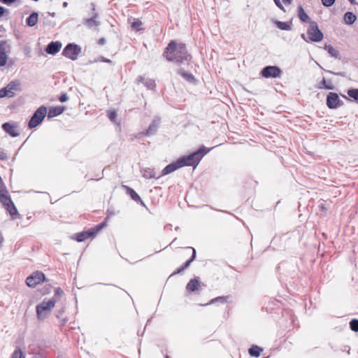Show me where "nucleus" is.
Returning <instances> with one entry per match:
<instances>
[{
  "label": "nucleus",
  "instance_id": "obj_53",
  "mask_svg": "<svg viewBox=\"0 0 358 358\" xmlns=\"http://www.w3.org/2000/svg\"><path fill=\"white\" fill-rule=\"evenodd\" d=\"M285 4H291L292 0H282Z\"/></svg>",
  "mask_w": 358,
  "mask_h": 358
},
{
  "label": "nucleus",
  "instance_id": "obj_58",
  "mask_svg": "<svg viewBox=\"0 0 358 358\" xmlns=\"http://www.w3.org/2000/svg\"><path fill=\"white\" fill-rule=\"evenodd\" d=\"M351 3L354 4L355 2V0H348Z\"/></svg>",
  "mask_w": 358,
  "mask_h": 358
},
{
  "label": "nucleus",
  "instance_id": "obj_43",
  "mask_svg": "<svg viewBox=\"0 0 358 358\" xmlns=\"http://www.w3.org/2000/svg\"><path fill=\"white\" fill-rule=\"evenodd\" d=\"M335 1L336 0H322V3L325 7L331 6L335 3Z\"/></svg>",
  "mask_w": 358,
  "mask_h": 358
},
{
  "label": "nucleus",
  "instance_id": "obj_1",
  "mask_svg": "<svg viewBox=\"0 0 358 358\" xmlns=\"http://www.w3.org/2000/svg\"><path fill=\"white\" fill-rule=\"evenodd\" d=\"M163 56L169 62H173L178 64H188L192 56L188 53L186 45L184 43H177L171 41L165 48Z\"/></svg>",
  "mask_w": 358,
  "mask_h": 358
},
{
  "label": "nucleus",
  "instance_id": "obj_61",
  "mask_svg": "<svg viewBox=\"0 0 358 358\" xmlns=\"http://www.w3.org/2000/svg\"><path fill=\"white\" fill-rule=\"evenodd\" d=\"M166 358H169L168 356H166Z\"/></svg>",
  "mask_w": 358,
  "mask_h": 358
},
{
  "label": "nucleus",
  "instance_id": "obj_44",
  "mask_svg": "<svg viewBox=\"0 0 358 358\" xmlns=\"http://www.w3.org/2000/svg\"><path fill=\"white\" fill-rule=\"evenodd\" d=\"M69 99V97L67 96V94L66 93H63L60 95L59 98V100L61 101V102H65L67 100Z\"/></svg>",
  "mask_w": 358,
  "mask_h": 358
},
{
  "label": "nucleus",
  "instance_id": "obj_48",
  "mask_svg": "<svg viewBox=\"0 0 358 358\" xmlns=\"http://www.w3.org/2000/svg\"><path fill=\"white\" fill-rule=\"evenodd\" d=\"M145 80V78L143 76H139L137 78H136V83H143L144 82Z\"/></svg>",
  "mask_w": 358,
  "mask_h": 358
},
{
  "label": "nucleus",
  "instance_id": "obj_15",
  "mask_svg": "<svg viewBox=\"0 0 358 358\" xmlns=\"http://www.w3.org/2000/svg\"><path fill=\"white\" fill-rule=\"evenodd\" d=\"M94 237H95V234L91 228L87 231H84L75 234V239L78 242H83L87 240V238Z\"/></svg>",
  "mask_w": 358,
  "mask_h": 358
},
{
  "label": "nucleus",
  "instance_id": "obj_22",
  "mask_svg": "<svg viewBox=\"0 0 358 358\" xmlns=\"http://www.w3.org/2000/svg\"><path fill=\"white\" fill-rule=\"evenodd\" d=\"M298 16L300 20L303 22L309 23L310 24V22H313L314 21H311L309 16L307 15V13L305 12L304 9L301 6H299L298 8Z\"/></svg>",
  "mask_w": 358,
  "mask_h": 358
},
{
  "label": "nucleus",
  "instance_id": "obj_5",
  "mask_svg": "<svg viewBox=\"0 0 358 358\" xmlns=\"http://www.w3.org/2000/svg\"><path fill=\"white\" fill-rule=\"evenodd\" d=\"M47 114V108L41 106L34 113L33 115L29 121L28 127L33 129L38 126L45 117Z\"/></svg>",
  "mask_w": 358,
  "mask_h": 358
},
{
  "label": "nucleus",
  "instance_id": "obj_42",
  "mask_svg": "<svg viewBox=\"0 0 358 358\" xmlns=\"http://www.w3.org/2000/svg\"><path fill=\"white\" fill-rule=\"evenodd\" d=\"M8 190L6 189V187L3 182V180L1 177L0 176V194L3 193L7 192Z\"/></svg>",
  "mask_w": 358,
  "mask_h": 358
},
{
  "label": "nucleus",
  "instance_id": "obj_56",
  "mask_svg": "<svg viewBox=\"0 0 358 358\" xmlns=\"http://www.w3.org/2000/svg\"><path fill=\"white\" fill-rule=\"evenodd\" d=\"M3 241V238L1 236V234H0V245L2 243Z\"/></svg>",
  "mask_w": 358,
  "mask_h": 358
},
{
  "label": "nucleus",
  "instance_id": "obj_36",
  "mask_svg": "<svg viewBox=\"0 0 358 358\" xmlns=\"http://www.w3.org/2000/svg\"><path fill=\"white\" fill-rule=\"evenodd\" d=\"M106 226V221L101 222L100 224H97L94 227L91 228L92 231L94 232L95 236L97 234V233L101 230L103 227Z\"/></svg>",
  "mask_w": 358,
  "mask_h": 358
},
{
  "label": "nucleus",
  "instance_id": "obj_17",
  "mask_svg": "<svg viewBox=\"0 0 358 358\" xmlns=\"http://www.w3.org/2000/svg\"><path fill=\"white\" fill-rule=\"evenodd\" d=\"M2 129L6 133L8 134L12 137H17L20 135V133L17 130V127L15 124L10 122H5L2 124Z\"/></svg>",
  "mask_w": 358,
  "mask_h": 358
},
{
  "label": "nucleus",
  "instance_id": "obj_27",
  "mask_svg": "<svg viewBox=\"0 0 358 358\" xmlns=\"http://www.w3.org/2000/svg\"><path fill=\"white\" fill-rule=\"evenodd\" d=\"M324 50H327L332 57H334L336 59L340 58L339 52L336 49H335L332 45H325Z\"/></svg>",
  "mask_w": 358,
  "mask_h": 358
},
{
  "label": "nucleus",
  "instance_id": "obj_49",
  "mask_svg": "<svg viewBox=\"0 0 358 358\" xmlns=\"http://www.w3.org/2000/svg\"><path fill=\"white\" fill-rule=\"evenodd\" d=\"M185 269L182 268V266H181L180 267H179L178 268H177L176 271H175L173 274H178V273H180V272L183 271Z\"/></svg>",
  "mask_w": 358,
  "mask_h": 358
},
{
  "label": "nucleus",
  "instance_id": "obj_59",
  "mask_svg": "<svg viewBox=\"0 0 358 358\" xmlns=\"http://www.w3.org/2000/svg\"><path fill=\"white\" fill-rule=\"evenodd\" d=\"M320 207L322 208V209H325V208L324 207L323 205H320Z\"/></svg>",
  "mask_w": 358,
  "mask_h": 358
},
{
  "label": "nucleus",
  "instance_id": "obj_25",
  "mask_svg": "<svg viewBox=\"0 0 358 358\" xmlns=\"http://www.w3.org/2000/svg\"><path fill=\"white\" fill-rule=\"evenodd\" d=\"M38 14L33 12L26 20V23L29 27H34L37 24Z\"/></svg>",
  "mask_w": 358,
  "mask_h": 358
},
{
  "label": "nucleus",
  "instance_id": "obj_23",
  "mask_svg": "<svg viewBox=\"0 0 358 358\" xmlns=\"http://www.w3.org/2000/svg\"><path fill=\"white\" fill-rule=\"evenodd\" d=\"M64 110V107L62 106H56V107H52L49 109L48 117V118H52L54 117H57L62 114Z\"/></svg>",
  "mask_w": 358,
  "mask_h": 358
},
{
  "label": "nucleus",
  "instance_id": "obj_10",
  "mask_svg": "<svg viewBox=\"0 0 358 358\" xmlns=\"http://www.w3.org/2000/svg\"><path fill=\"white\" fill-rule=\"evenodd\" d=\"M92 10V15L90 18H85L83 20V24L88 29H92L94 27H99L101 24L100 21L98 20L99 14L95 11L96 5L94 3H91Z\"/></svg>",
  "mask_w": 358,
  "mask_h": 358
},
{
  "label": "nucleus",
  "instance_id": "obj_33",
  "mask_svg": "<svg viewBox=\"0 0 358 358\" xmlns=\"http://www.w3.org/2000/svg\"><path fill=\"white\" fill-rule=\"evenodd\" d=\"M192 250V255L190 259H189L188 260H187L183 265H182V268L185 269L187 268V267H189V266L190 265V264L194 260V259L196 258V250L195 249H194L193 248H190Z\"/></svg>",
  "mask_w": 358,
  "mask_h": 358
},
{
  "label": "nucleus",
  "instance_id": "obj_2",
  "mask_svg": "<svg viewBox=\"0 0 358 358\" xmlns=\"http://www.w3.org/2000/svg\"><path fill=\"white\" fill-rule=\"evenodd\" d=\"M63 294V290L60 287H57L55 289V294L52 299H49L48 301H43L36 306V311L38 320H43L50 315L56 302L61 299Z\"/></svg>",
  "mask_w": 358,
  "mask_h": 358
},
{
  "label": "nucleus",
  "instance_id": "obj_14",
  "mask_svg": "<svg viewBox=\"0 0 358 358\" xmlns=\"http://www.w3.org/2000/svg\"><path fill=\"white\" fill-rule=\"evenodd\" d=\"M159 124H160V118L155 117L150 123L148 129L145 131L142 132L141 134L146 136H150L151 135H154L155 134L157 133Z\"/></svg>",
  "mask_w": 358,
  "mask_h": 358
},
{
  "label": "nucleus",
  "instance_id": "obj_13",
  "mask_svg": "<svg viewBox=\"0 0 358 358\" xmlns=\"http://www.w3.org/2000/svg\"><path fill=\"white\" fill-rule=\"evenodd\" d=\"M10 49V45L6 40L0 41V66H4L6 64L8 59L6 50Z\"/></svg>",
  "mask_w": 358,
  "mask_h": 358
},
{
  "label": "nucleus",
  "instance_id": "obj_57",
  "mask_svg": "<svg viewBox=\"0 0 358 358\" xmlns=\"http://www.w3.org/2000/svg\"><path fill=\"white\" fill-rule=\"evenodd\" d=\"M63 7H66L68 6V3L67 2H64L63 4H62Z\"/></svg>",
  "mask_w": 358,
  "mask_h": 358
},
{
  "label": "nucleus",
  "instance_id": "obj_38",
  "mask_svg": "<svg viewBox=\"0 0 358 358\" xmlns=\"http://www.w3.org/2000/svg\"><path fill=\"white\" fill-rule=\"evenodd\" d=\"M350 327L352 331L358 332V320L353 319L350 322Z\"/></svg>",
  "mask_w": 358,
  "mask_h": 358
},
{
  "label": "nucleus",
  "instance_id": "obj_18",
  "mask_svg": "<svg viewBox=\"0 0 358 358\" xmlns=\"http://www.w3.org/2000/svg\"><path fill=\"white\" fill-rule=\"evenodd\" d=\"M201 282L199 278H194L191 279L187 284L186 290L189 292H193L199 290L200 287Z\"/></svg>",
  "mask_w": 358,
  "mask_h": 358
},
{
  "label": "nucleus",
  "instance_id": "obj_55",
  "mask_svg": "<svg viewBox=\"0 0 358 358\" xmlns=\"http://www.w3.org/2000/svg\"><path fill=\"white\" fill-rule=\"evenodd\" d=\"M301 37L304 41H307V40H306V36H305V34H302L301 35Z\"/></svg>",
  "mask_w": 358,
  "mask_h": 358
},
{
  "label": "nucleus",
  "instance_id": "obj_37",
  "mask_svg": "<svg viewBox=\"0 0 358 358\" xmlns=\"http://www.w3.org/2000/svg\"><path fill=\"white\" fill-rule=\"evenodd\" d=\"M64 308H62L61 309L57 310L56 313H55V315H56L57 318H58V319L61 318L62 319V324H64L67 322V319L66 317L65 318H62V316L64 314Z\"/></svg>",
  "mask_w": 358,
  "mask_h": 358
},
{
  "label": "nucleus",
  "instance_id": "obj_30",
  "mask_svg": "<svg viewBox=\"0 0 358 358\" xmlns=\"http://www.w3.org/2000/svg\"><path fill=\"white\" fill-rule=\"evenodd\" d=\"M228 296H217L211 299L208 303L203 304V306H207L210 304L215 303L216 302H220L222 303H225L227 301Z\"/></svg>",
  "mask_w": 358,
  "mask_h": 358
},
{
  "label": "nucleus",
  "instance_id": "obj_8",
  "mask_svg": "<svg viewBox=\"0 0 358 358\" xmlns=\"http://www.w3.org/2000/svg\"><path fill=\"white\" fill-rule=\"evenodd\" d=\"M310 41L320 42L323 39V33L319 29L317 22H310V27L307 31Z\"/></svg>",
  "mask_w": 358,
  "mask_h": 358
},
{
  "label": "nucleus",
  "instance_id": "obj_19",
  "mask_svg": "<svg viewBox=\"0 0 358 358\" xmlns=\"http://www.w3.org/2000/svg\"><path fill=\"white\" fill-rule=\"evenodd\" d=\"M179 168H181L180 164H178V160L177 159L176 162H174L173 163H171L170 164L167 165L162 171L161 176H165L167 174H169L174 171L178 169Z\"/></svg>",
  "mask_w": 358,
  "mask_h": 358
},
{
  "label": "nucleus",
  "instance_id": "obj_9",
  "mask_svg": "<svg viewBox=\"0 0 358 358\" xmlns=\"http://www.w3.org/2000/svg\"><path fill=\"white\" fill-rule=\"evenodd\" d=\"M46 280L45 275L41 271H36L32 273L26 279V284L29 287H35L38 284Z\"/></svg>",
  "mask_w": 358,
  "mask_h": 358
},
{
  "label": "nucleus",
  "instance_id": "obj_34",
  "mask_svg": "<svg viewBox=\"0 0 358 358\" xmlns=\"http://www.w3.org/2000/svg\"><path fill=\"white\" fill-rule=\"evenodd\" d=\"M11 358H25V355L20 348L17 347L12 354Z\"/></svg>",
  "mask_w": 358,
  "mask_h": 358
},
{
  "label": "nucleus",
  "instance_id": "obj_7",
  "mask_svg": "<svg viewBox=\"0 0 358 358\" xmlns=\"http://www.w3.org/2000/svg\"><path fill=\"white\" fill-rule=\"evenodd\" d=\"M0 202L11 216L17 214V210L11 200L8 192L0 194Z\"/></svg>",
  "mask_w": 358,
  "mask_h": 358
},
{
  "label": "nucleus",
  "instance_id": "obj_46",
  "mask_svg": "<svg viewBox=\"0 0 358 358\" xmlns=\"http://www.w3.org/2000/svg\"><path fill=\"white\" fill-rule=\"evenodd\" d=\"M98 61L103 62H106V63H111L112 62V61L110 59L105 58L103 57H101L100 58H99L95 62H98Z\"/></svg>",
  "mask_w": 358,
  "mask_h": 358
},
{
  "label": "nucleus",
  "instance_id": "obj_51",
  "mask_svg": "<svg viewBox=\"0 0 358 358\" xmlns=\"http://www.w3.org/2000/svg\"><path fill=\"white\" fill-rule=\"evenodd\" d=\"M5 11H6V9L3 7L0 6V17H1L3 15Z\"/></svg>",
  "mask_w": 358,
  "mask_h": 358
},
{
  "label": "nucleus",
  "instance_id": "obj_16",
  "mask_svg": "<svg viewBox=\"0 0 358 358\" xmlns=\"http://www.w3.org/2000/svg\"><path fill=\"white\" fill-rule=\"evenodd\" d=\"M62 44L59 41H52L46 47L45 51L49 55H55L62 48Z\"/></svg>",
  "mask_w": 358,
  "mask_h": 358
},
{
  "label": "nucleus",
  "instance_id": "obj_41",
  "mask_svg": "<svg viewBox=\"0 0 358 358\" xmlns=\"http://www.w3.org/2000/svg\"><path fill=\"white\" fill-rule=\"evenodd\" d=\"M8 159V156L5 150L0 148V160L6 161Z\"/></svg>",
  "mask_w": 358,
  "mask_h": 358
},
{
  "label": "nucleus",
  "instance_id": "obj_26",
  "mask_svg": "<svg viewBox=\"0 0 358 358\" xmlns=\"http://www.w3.org/2000/svg\"><path fill=\"white\" fill-rule=\"evenodd\" d=\"M357 20V16L352 12H347L344 15V21L348 24H352Z\"/></svg>",
  "mask_w": 358,
  "mask_h": 358
},
{
  "label": "nucleus",
  "instance_id": "obj_40",
  "mask_svg": "<svg viewBox=\"0 0 358 358\" xmlns=\"http://www.w3.org/2000/svg\"><path fill=\"white\" fill-rule=\"evenodd\" d=\"M141 25H142L141 21H140L139 20H137L132 22L131 27L134 29L140 30L141 29L140 27Z\"/></svg>",
  "mask_w": 358,
  "mask_h": 358
},
{
  "label": "nucleus",
  "instance_id": "obj_6",
  "mask_svg": "<svg viewBox=\"0 0 358 358\" xmlns=\"http://www.w3.org/2000/svg\"><path fill=\"white\" fill-rule=\"evenodd\" d=\"M81 52V47L76 43H69L62 50V55L74 61Z\"/></svg>",
  "mask_w": 358,
  "mask_h": 358
},
{
  "label": "nucleus",
  "instance_id": "obj_45",
  "mask_svg": "<svg viewBox=\"0 0 358 358\" xmlns=\"http://www.w3.org/2000/svg\"><path fill=\"white\" fill-rule=\"evenodd\" d=\"M275 4L282 10H285L283 6L282 5L280 0H273Z\"/></svg>",
  "mask_w": 358,
  "mask_h": 358
},
{
  "label": "nucleus",
  "instance_id": "obj_32",
  "mask_svg": "<svg viewBox=\"0 0 358 358\" xmlns=\"http://www.w3.org/2000/svg\"><path fill=\"white\" fill-rule=\"evenodd\" d=\"M347 93L350 97L354 99V101L358 102V89H349Z\"/></svg>",
  "mask_w": 358,
  "mask_h": 358
},
{
  "label": "nucleus",
  "instance_id": "obj_4",
  "mask_svg": "<svg viewBox=\"0 0 358 358\" xmlns=\"http://www.w3.org/2000/svg\"><path fill=\"white\" fill-rule=\"evenodd\" d=\"M21 90V82L19 80H12L6 87L0 90V99L4 97L13 98L17 92H20Z\"/></svg>",
  "mask_w": 358,
  "mask_h": 358
},
{
  "label": "nucleus",
  "instance_id": "obj_50",
  "mask_svg": "<svg viewBox=\"0 0 358 358\" xmlns=\"http://www.w3.org/2000/svg\"><path fill=\"white\" fill-rule=\"evenodd\" d=\"M98 43L101 45H103L106 43V39L104 38H99Z\"/></svg>",
  "mask_w": 358,
  "mask_h": 358
},
{
  "label": "nucleus",
  "instance_id": "obj_60",
  "mask_svg": "<svg viewBox=\"0 0 358 358\" xmlns=\"http://www.w3.org/2000/svg\"><path fill=\"white\" fill-rule=\"evenodd\" d=\"M343 97L345 99H348V97L345 95H343Z\"/></svg>",
  "mask_w": 358,
  "mask_h": 358
},
{
  "label": "nucleus",
  "instance_id": "obj_39",
  "mask_svg": "<svg viewBox=\"0 0 358 358\" xmlns=\"http://www.w3.org/2000/svg\"><path fill=\"white\" fill-rule=\"evenodd\" d=\"M116 117H117V114L115 110L108 111V117L113 122H115Z\"/></svg>",
  "mask_w": 358,
  "mask_h": 358
},
{
  "label": "nucleus",
  "instance_id": "obj_24",
  "mask_svg": "<svg viewBox=\"0 0 358 358\" xmlns=\"http://www.w3.org/2000/svg\"><path fill=\"white\" fill-rule=\"evenodd\" d=\"M177 73L189 83H193L195 80L194 76L191 73L185 71L182 68L178 69Z\"/></svg>",
  "mask_w": 358,
  "mask_h": 358
},
{
  "label": "nucleus",
  "instance_id": "obj_52",
  "mask_svg": "<svg viewBox=\"0 0 358 358\" xmlns=\"http://www.w3.org/2000/svg\"><path fill=\"white\" fill-rule=\"evenodd\" d=\"M46 15H47V17L51 16V17H55L56 13L54 12L53 13L48 12V13H46Z\"/></svg>",
  "mask_w": 358,
  "mask_h": 358
},
{
  "label": "nucleus",
  "instance_id": "obj_20",
  "mask_svg": "<svg viewBox=\"0 0 358 358\" xmlns=\"http://www.w3.org/2000/svg\"><path fill=\"white\" fill-rule=\"evenodd\" d=\"M141 173L143 178L146 179L150 178H159L161 177V176H157L156 173L154 171V169L150 168H142L141 169Z\"/></svg>",
  "mask_w": 358,
  "mask_h": 358
},
{
  "label": "nucleus",
  "instance_id": "obj_21",
  "mask_svg": "<svg viewBox=\"0 0 358 358\" xmlns=\"http://www.w3.org/2000/svg\"><path fill=\"white\" fill-rule=\"evenodd\" d=\"M127 193L131 198L136 202L140 203L141 205L145 206V203L141 199L140 196L131 187L125 186Z\"/></svg>",
  "mask_w": 358,
  "mask_h": 358
},
{
  "label": "nucleus",
  "instance_id": "obj_35",
  "mask_svg": "<svg viewBox=\"0 0 358 358\" xmlns=\"http://www.w3.org/2000/svg\"><path fill=\"white\" fill-rule=\"evenodd\" d=\"M144 85L148 90H154L156 87L155 81L152 79L147 80L144 82Z\"/></svg>",
  "mask_w": 358,
  "mask_h": 358
},
{
  "label": "nucleus",
  "instance_id": "obj_47",
  "mask_svg": "<svg viewBox=\"0 0 358 358\" xmlns=\"http://www.w3.org/2000/svg\"><path fill=\"white\" fill-rule=\"evenodd\" d=\"M17 0H0V2L4 3V4H6V5H10L14 2H15Z\"/></svg>",
  "mask_w": 358,
  "mask_h": 358
},
{
  "label": "nucleus",
  "instance_id": "obj_11",
  "mask_svg": "<svg viewBox=\"0 0 358 358\" xmlns=\"http://www.w3.org/2000/svg\"><path fill=\"white\" fill-rule=\"evenodd\" d=\"M261 74L264 78H279L282 74L281 69L276 66H266L262 69Z\"/></svg>",
  "mask_w": 358,
  "mask_h": 358
},
{
  "label": "nucleus",
  "instance_id": "obj_3",
  "mask_svg": "<svg viewBox=\"0 0 358 358\" xmlns=\"http://www.w3.org/2000/svg\"><path fill=\"white\" fill-rule=\"evenodd\" d=\"M212 148H207L204 145L201 146L198 150L186 156H183L180 157L178 160V164H180V166H193L194 168L196 167L202 158L208 153Z\"/></svg>",
  "mask_w": 358,
  "mask_h": 358
},
{
  "label": "nucleus",
  "instance_id": "obj_12",
  "mask_svg": "<svg viewBox=\"0 0 358 358\" xmlns=\"http://www.w3.org/2000/svg\"><path fill=\"white\" fill-rule=\"evenodd\" d=\"M343 105L338 95L335 92H329L327 96V106L330 109H336Z\"/></svg>",
  "mask_w": 358,
  "mask_h": 358
},
{
  "label": "nucleus",
  "instance_id": "obj_28",
  "mask_svg": "<svg viewBox=\"0 0 358 358\" xmlns=\"http://www.w3.org/2000/svg\"><path fill=\"white\" fill-rule=\"evenodd\" d=\"M262 349L257 345H253L249 349V354L252 357H258L260 355Z\"/></svg>",
  "mask_w": 358,
  "mask_h": 358
},
{
  "label": "nucleus",
  "instance_id": "obj_54",
  "mask_svg": "<svg viewBox=\"0 0 358 358\" xmlns=\"http://www.w3.org/2000/svg\"><path fill=\"white\" fill-rule=\"evenodd\" d=\"M329 72L330 73H332V74H334V75H336V76H341V75H342V73H334V72H332V71H329Z\"/></svg>",
  "mask_w": 358,
  "mask_h": 358
},
{
  "label": "nucleus",
  "instance_id": "obj_31",
  "mask_svg": "<svg viewBox=\"0 0 358 358\" xmlns=\"http://www.w3.org/2000/svg\"><path fill=\"white\" fill-rule=\"evenodd\" d=\"M317 88L318 89L325 88L327 90H334V86L331 83L329 84H327L325 78H323L322 80L321 81V83H320L318 84Z\"/></svg>",
  "mask_w": 358,
  "mask_h": 358
},
{
  "label": "nucleus",
  "instance_id": "obj_29",
  "mask_svg": "<svg viewBox=\"0 0 358 358\" xmlns=\"http://www.w3.org/2000/svg\"><path fill=\"white\" fill-rule=\"evenodd\" d=\"M275 24L281 30L289 31L292 29V26L288 22L276 21Z\"/></svg>",
  "mask_w": 358,
  "mask_h": 358
}]
</instances>
